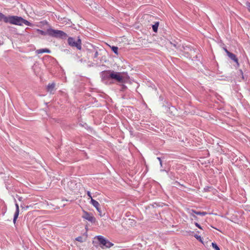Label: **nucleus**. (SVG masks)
Returning a JSON list of instances; mask_svg holds the SVG:
<instances>
[{
    "mask_svg": "<svg viewBox=\"0 0 250 250\" xmlns=\"http://www.w3.org/2000/svg\"><path fill=\"white\" fill-rule=\"evenodd\" d=\"M102 75L104 77L111 78L121 83H123L124 82V77L121 75L120 72H110V71L109 72L103 71L102 72Z\"/></svg>",
    "mask_w": 250,
    "mask_h": 250,
    "instance_id": "nucleus-2",
    "label": "nucleus"
},
{
    "mask_svg": "<svg viewBox=\"0 0 250 250\" xmlns=\"http://www.w3.org/2000/svg\"><path fill=\"white\" fill-rule=\"evenodd\" d=\"M36 52L37 54H42L43 53H50L51 51L47 48H43L37 50Z\"/></svg>",
    "mask_w": 250,
    "mask_h": 250,
    "instance_id": "nucleus-13",
    "label": "nucleus"
},
{
    "mask_svg": "<svg viewBox=\"0 0 250 250\" xmlns=\"http://www.w3.org/2000/svg\"><path fill=\"white\" fill-rule=\"evenodd\" d=\"M82 218L88 221L91 223H95L96 222V219L93 215L84 210H83Z\"/></svg>",
    "mask_w": 250,
    "mask_h": 250,
    "instance_id": "nucleus-8",
    "label": "nucleus"
},
{
    "mask_svg": "<svg viewBox=\"0 0 250 250\" xmlns=\"http://www.w3.org/2000/svg\"><path fill=\"white\" fill-rule=\"evenodd\" d=\"M76 185L75 182L70 181L68 183V185L70 186H72V185Z\"/></svg>",
    "mask_w": 250,
    "mask_h": 250,
    "instance_id": "nucleus-30",
    "label": "nucleus"
},
{
    "mask_svg": "<svg viewBox=\"0 0 250 250\" xmlns=\"http://www.w3.org/2000/svg\"><path fill=\"white\" fill-rule=\"evenodd\" d=\"M94 207L96 208L99 212V214L100 216H103L105 214V212L103 208H101V204H93Z\"/></svg>",
    "mask_w": 250,
    "mask_h": 250,
    "instance_id": "nucleus-10",
    "label": "nucleus"
},
{
    "mask_svg": "<svg viewBox=\"0 0 250 250\" xmlns=\"http://www.w3.org/2000/svg\"><path fill=\"white\" fill-rule=\"evenodd\" d=\"M111 48L112 50L113 51V52H114V53L115 54H116V55H118V47L115 46H112V47H111Z\"/></svg>",
    "mask_w": 250,
    "mask_h": 250,
    "instance_id": "nucleus-21",
    "label": "nucleus"
},
{
    "mask_svg": "<svg viewBox=\"0 0 250 250\" xmlns=\"http://www.w3.org/2000/svg\"><path fill=\"white\" fill-rule=\"evenodd\" d=\"M165 97L164 96L160 95L159 96L160 104L162 106L163 110L164 112L169 114L170 115L174 116L176 112V108L174 106H171L170 103L165 100Z\"/></svg>",
    "mask_w": 250,
    "mask_h": 250,
    "instance_id": "nucleus-1",
    "label": "nucleus"
},
{
    "mask_svg": "<svg viewBox=\"0 0 250 250\" xmlns=\"http://www.w3.org/2000/svg\"><path fill=\"white\" fill-rule=\"evenodd\" d=\"M6 16L3 15L2 13H0V21L3 20L5 22V18Z\"/></svg>",
    "mask_w": 250,
    "mask_h": 250,
    "instance_id": "nucleus-23",
    "label": "nucleus"
},
{
    "mask_svg": "<svg viewBox=\"0 0 250 250\" xmlns=\"http://www.w3.org/2000/svg\"><path fill=\"white\" fill-rule=\"evenodd\" d=\"M239 71H240V73L242 75H243V71H242V70H239Z\"/></svg>",
    "mask_w": 250,
    "mask_h": 250,
    "instance_id": "nucleus-38",
    "label": "nucleus"
},
{
    "mask_svg": "<svg viewBox=\"0 0 250 250\" xmlns=\"http://www.w3.org/2000/svg\"><path fill=\"white\" fill-rule=\"evenodd\" d=\"M22 17L17 16H8L5 18V23L21 26Z\"/></svg>",
    "mask_w": 250,
    "mask_h": 250,
    "instance_id": "nucleus-5",
    "label": "nucleus"
},
{
    "mask_svg": "<svg viewBox=\"0 0 250 250\" xmlns=\"http://www.w3.org/2000/svg\"><path fill=\"white\" fill-rule=\"evenodd\" d=\"M194 224H195V225L197 227H198L199 229H202V228L201 226H200V225H199L197 222H195V223H194Z\"/></svg>",
    "mask_w": 250,
    "mask_h": 250,
    "instance_id": "nucleus-29",
    "label": "nucleus"
},
{
    "mask_svg": "<svg viewBox=\"0 0 250 250\" xmlns=\"http://www.w3.org/2000/svg\"><path fill=\"white\" fill-rule=\"evenodd\" d=\"M87 198H88V200L90 199V201L89 202L91 203H98L97 201H96V200H94L92 198L91 193L89 191L87 192Z\"/></svg>",
    "mask_w": 250,
    "mask_h": 250,
    "instance_id": "nucleus-15",
    "label": "nucleus"
},
{
    "mask_svg": "<svg viewBox=\"0 0 250 250\" xmlns=\"http://www.w3.org/2000/svg\"><path fill=\"white\" fill-rule=\"evenodd\" d=\"M54 206L55 204H46V208L49 209V212H53Z\"/></svg>",
    "mask_w": 250,
    "mask_h": 250,
    "instance_id": "nucleus-18",
    "label": "nucleus"
},
{
    "mask_svg": "<svg viewBox=\"0 0 250 250\" xmlns=\"http://www.w3.org/2000/svg\"><path fill=\"white\" fill-rule=\"evenodd\" d=\"M99 55L98 52L96 51L94 54V58H96Z\"/></svg>",
    "mask_w": 250,
    "mask_h": 250,
    "instance_id": "nucleus-31",
    "label": "nucleus"
},
{
    "mask_svg": "<svg viewBox=\"0 0 250 250\" xmlns=\"http://www.w3.org/2000/svg\"><path fill=\"white\" fill-rule=\"evenodd\" d=\"M46 89L47 92H49L50 94H54L55 91L56 90L55 83L54 82L49 83L46 87Z\"/></svg>",
    "mask_w": 250,
    "mask_h": 250,
    "instance_id": "nucleus-9",
    "label": "nucleus"
},
{
    "mask_svg": "<svg viewBox=\"0 0 250 250\" xmlns=\"http://www.w3.org/2000/svg\"><path fill=\"white\" fill-rule=\"evenodd\" d=\"M175 185L176 186H179L180 188L182 189L183 188H185V187L182 185V184H180L179 183L176 182H175Z\"/></svg>",
    "mask_w": 250,
    "mask_h": 250,
    "instance_id": "nucleus-27",
    "label": "nucleus"
},
{
    "mask_svg": "<svg viewBox=\"0 0 250 250\" xmlns=\"http://www.w3.org/2000/svg\"><path fill=\"white\" fill-rule=\"evenodd\" d=\"M95 238L98 239L100 244V246L103 249L109 248L113 245V243L104 238L103 236L98 235L96 236Z\"/></svg>",
    "mask_w": 250,
    "mask_h": 250,
    "instance_id": "nucleus-4",
    "label": "nucleus"
},
{
    "mask_svg": "<svg viewBox=\"0 0 250 250\" xmlns=\"http://www.w3.org/2000/svg\"><path fill=\"white\" fill-rule=\"evenodd\" d=\"M159 22L158 21H157V28L159 27Z\"/></svg>",
    "mask_w": 250,
    "mask_h": 250,
    "instance_id": "nucleus-39",
    "label": "nucleus"
},
{
    "mask_svg": "<svg viewBox=\"0 0 250 250\" xmlns=\"http://www.w3.org/2000/svg\"><path fill=\"white\" fill-rule=\"evenodd\" d=\"M246 5L248 8V11L250 12V2H246Z\"/></svg>",
    "mask_w": 250,
    "mask_h": 250,
    "instance_id": "nucleus-26",
    "label": "nucleus"
},
{
    "mask_svg": "<svg viewBox=\"0 0 250 250\" xmlns=\"http://www.w3.org/2000/svg\"><path fill=\"white\" fill-rule=\"evenodd\" d=\"M37 31L39 34L45 36L48 35V29H47L46 31H44L43 30L38 29H37Z\"/></svg>",
    "mask_w": 250,
    "mask_h": 250,
    "instance_id": "nucleus-19",
    "label": "nucleus"
},
{
    "mask_svg": "<svg viewBox=\"0 0 250 250\" xmlns=\"http://www.w3.org/2000/svg\"><path fill=\"white\" fill-rule=\"evenodd\" d=\"M152 29L154 32L156 33V23L152 25Z\"/></svg>",
    "mask_w": 250,
    "mask_h": 250,
    "instance_id": "nucleus-28",
    "label": "nucleus"
},
{
    "mask_svg": "<svg viewBox=\"0 0 250 250\" xmlns=\"http://www.w3.org/2000/svg\"><path fill=\"white\" fill-rule=\"evenodd\" d=\"M187 49H190V48L189 47H188V46H186V48H184L185 50H187Z\"/></svg>",
    "mask_w": 250,
    "mask_h": 250,
    "instance_id": "nucleus-37",
    "label": "nucleus"
},
{
    "mask_svg": "<svg viewBox=\"0 0 250 250\" xmlns=\"http://www.w3.org/2000/svg\"><path fill=\"white\" fill-rule=\"evenodd\" d=\"M189 213H190L191 216V220H195L196 221H199V219L194 214V213H192V212L190 211V210L189 211Z\"/></svg>",
    "mask_w": 250,
    "mask_h": 250,
    "instance_id": "nucleus-20",
    "label": "nucleus"
},
{
    "mask_svg": "<svg viewBox=\"0 0 250 250\" xmlns=\"http://www.w3.org/2000/svg\"><path fill=\"white\" fill-rule=\"evenodd\" d=\"M205 191H210L214 190V188L212 187H206L204 188Z\"/></svg>",
    "mask_w": 250,
    "mask_h": 250,
    "instance_id": "nucleus-24",
    "label": "nucleus"
},
{
    "mask_svg": "<svg viewBox=\"0 0 250 250\" xmlns=\"http://www.w3.org/2000/svg\"><path fill=\"white\" fill-rule=\"evenodd\" d=\"M48 35L56 38L65 39L67 37L66 33L61 30L48 29Z\"/></svg>",
    "mask_w": 250,
    "mask_h": 250,
    "instance_id": "nucleus-3",
    "label": "nucleus"
},
{
    "mask_svg": "<svg viewBox=\"0 0 250 250\" xmlns=\"http://www.w3.org/2000/svg\"><path fill=\"white\" fill-rule=\"evenodd\" d=\"M23 24H24L26 25L29 26H31L32 25V23L30 22L29 21H27V20H26L22 18L21 25H22Z\"/></svg>",
    "mask_w": 250,
    "mask_h": 250,
    "instance_id": "nucleus-17",
    "label": "nucleus"
},
{
    "mask_svg": "<svg viewBox=\"0 0 250 250\" xmlns=\"http://www.w3.org/2000/svg\"><path fill=\"white\" fill-rule=\"evenodd\" d=\"M68 44L73 47H76L78 50L82 49V41L79 37L76 40L73 37H69L67 40Z\"/></svg>",
    "mask_w": 250,
    "mask_h": 250,
    "instance_id": "nucleus-6",
    "label": "nucleus"
},
{
    "mask_svg": "<svg viewBox=\"0 0 250 250\" xmlns=\"http://www.w3.org/2000/svg\"><path fill=\"white\" fill-rule=\"evenodd\" d=\"M21 198H22L21 197H19V198H18V200H19V201L20 202H21V201H22L21 200Z\"/></svg>",
    "mask_w": 250,
    "mask_h": 250,
    "instance_id": "nucleus-36",
    "label": "nucleus"
},
{
    "mask_svg": "<svg viewBox=\"0 0 250 250\" xmlns=\"http://www.w3.org/2000/svg\"><path fill=\"white\" fill-rule=\"evenodd\" d=\"M211 245H212V248L215 250H220L219 247H218V246L217 245V244L216 243L213 242L211 243Z\"/></svg>",
    "mask_w": 250,
    "mask_h": 250,
    "instance_id": "nucleus-22",
    "label": "nucleus"
},
{
    "mask_svg": "<svg viewBox=\"0 0 250 250\" xmlns=\"http://www.w3.org/2000/svg\"><path fill=\"white\" fill-rule=\"evenodd\" d=\"M161 41H162V42L160 44L161 46H163V45L167 44V43H170L171 45H173L176 48V44L175 43H172L169 41H166V39H163L162 38H161Z\"/></svg>",
    "mask_w": 250,
    "mask_h": 250,
    "instance_id": "nucleus-14",
    "label": "nucleus"
},
{
    "mask_svg": "<svg viewBox=\"0 0 250 250\" xmlns=\"http://www.w3.org/2000/svg\"><path fill=\"white\" fill-rule=\"evenodd\" d=\"M157 160H158L159 163H160V167H161L160 171L164 172L166 174V175H167V169L168 168V167H167V160L166 159L165 157H157Z\"/></svg>",
    "mask_w": 250,
    "mask_h": 250,
    "instance_id": "nucleus-7",
    "label": "nucleus"
},
{
    "mask_svg": "<svg viewBox=\"0 0 250 250\" xmlns=\"http://www.w3.org/2000/svg\"><path fill=\"white\" fill-rule=\"evenodd\" d=\"M228 57L232 60H233L234 62H235L236 63L237 66L239 65V63L238 62V59L237 58L236 55L230 52L228 55Z\"/></svg>",
    "mask_w": 250,
    "mask_h": 250,
    "instance_id": "nucleus-11",
    "label": "nucleus"
},
{
    "mask_svg": "<svg viewBox=\"0 0 250 250\" xmlns=\"http://www.w3.org/2000/svg\"><path fill=\"white\" fill-rule=\"evenodd\" d=\"M191 212H192V213H194V214H196L197 215H202V216H205V215H206L207 214V213L206 212H204V211H203V212H201V211H196L195 210H194V209H191L190 210Z\"/></svg>",
    "mask_w": 250,
    "mask_h": 250,
    "instance_id": "nucleus-16",
    "label": "nucleus"
},
{
    "mask_svg": "<svg viewBox=\"0 0 250 250\" xmlns=\"http://www.w3.org/2000/svg\"><path fill=\"white\" fill-rule=\"evenodd\" d=\"M82 237H78L76 238V240L78 241H81Z\"/></svg>",
    "mask_w": 250,
    "mask_h": 250,
    "instance_id": "nucleus-33",
    "label": "nucleus"
},
{
    "mask_svg": "<svg viewBox=\"0 0 250 250\" xmlns=\"http://www.w3.org/2000/svg\"><path fill=\"white\" fill-rule=\"evenodd\" d=\"M16 205V211L14 214V218H13V222L14 223H16V220L18 217V216L19 215V204H15Z\"/></svg>",
    "mask_w": 250,
    "mask_h": 250,
    "instance_id": "nucleus-12",
    "label": "nucleus"
},
{
    "mask_svg": "<svg viewBox=\"0 0 250 250\" xmlns=\"http://www.w3.org/2000/svg\"><path fill=\"white\" fill-rule=\"evenodd\" d=\"M224 49L225 51L226 52V53H227V55H228L230 53V52H229V51L227 49V48H224Z\"/></svg>",
    "mask_w": 250,
    "mask_h": 250,
    "instance_id": "nucleus-32",
    "label": "nucleus"
},
{
    "mask_svg": "<svg viewBox=\"0 0 250 250\" xmlns=\"http://www.w3.org/2000/svg\"><path fill=\"white\" fill-rule=\"evenodd\" d=\"M59 208L57 206H54V208H53V209H54V211H55L56 210V209H58Z\"/></svg>",
    "mask_w": 250,
    "mask_h": 250,
    "instance_id": "nucleus-34",
    "label": "nucleus"
},
{
    "mask_svg": "<svg viewBox=\"0 0 250 250\" xmlns=\"http://www.w3.org/2000/svg\"><path fill=\"white\" fill-rule=\"evenodd\" d=\"M125 88H126V86L125 85H123L122 90H124V89H125Z\"/></svg>",
    "mask_w": 250,
    "mask_h": 250,
    "instance_id": "nucleus-35",
    "label": "nucleus"
},
{
    "mask_svg": "<svg viewBox=\"0 0 250 250\" xmlns=\"http://www.w3.org/2000/svg\"><path fill=\"white\" fill-rule=\"evenodd\" d=\"M194 237L196 238L198 240H199L200 242H202L201 237L200 235H198L197 234H195L194 235Z\"/></svg>",
    "mask_w": 250,
    "mask_h": 250,
    "instance_id": "nucleus-25",
    "label": "nucleus"
}]
</instances>
